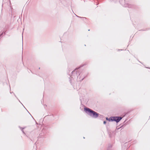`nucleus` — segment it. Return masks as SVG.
<instances>
[{
  "label": "nucleus",
  "instance_id": "39448f33",
  "mask_svg": "<svg viewBox=\"0 0 150 150\" xmlns=\"http://www.w3.org/2000/svg\"><path fill=\"white\" fill-rule=\"evenodd\" d=\"M113 118H112V117H110L109 118V119H108V120L109 121H113Z\"/></svg>",
  "mask_w": 150,
  "mask_h": 150
},
{
  "label": "nucleus",
  "instance_id": "20e7f679",
  "mask_svg": "<svg viewBox=\"0 0 150 150\" xmlns=\"http://www.w3.org/2000/svg\"><path fill=\"white\" fill-rule=\"evenodd\" d=\"M124 6L125 7H128L129 8H131V5L128 4H126L124 5Z\"/></svg>",
  "mask_w": 150,
  "mask_h": 150
},
{
  "label": "nucleus",
  "instance_id": "6e6552de",
  "mask_svg": "<svg viewBox=\"0 0 150 150\" xmlns=\"http://www.w3.org/2000/svg\"><path fill=\"white\" fill-rule=\"evenodd\" d=\"M3 33H2L0 34V37L2 35Z\"/></svg>",
  "mask_w": 150,
  "mask_h": 150
},
{
  "label": "nucleus",
  "instance_id": "f257e3e1",
  "mask_svg": "<svg viewBox=\"0 0 150 150\" xmlns=\"http://www.w3.org/2000/svg\"><path fill=\"white\" fill-rule=\"evenodd\" d=\"M83 73H80L78 70H76V69H75L72 72V75L70 76V79L71 80L72 79L77 78L79 81H82L85 77L83 75Z\"/></svg>",
  "mask_w": 150,
  "mask_h": 150
},
{
  "label": "nucleus",
  "instance_id": "423d86ee",
  "mask_svg": "<svg viewBox=\"0 0 150 150\" xmlns=\"http://www.w3.org/2000/svg\"><path fill=\"white\" fill-rule=\"evenodd\" d=\"M21 129V131L22 132H23V133L24 134H25V132H24V131H23V129L24 128H20Z\"/></svg>",
  "mask_w": 150,
  "mask_h": 150
},
{
  "label": "nucleus",
  "instance_id": "0eeeda50",
  "mask_svg": "<svg viewBox=\"0 0 150 150\" xmlns=\"http://www.w3.org/2000/svg\"><path fill=\"white\" fill-rule=\"evenodd\" d=\"M106 121H104L103 122V123H104V124H106Z\"/></svg>",
  "mask_w": 150,
  "mask_h": 150
},
{
  "label": "nucleus",
  "instance_id": "1a4fd4ad",
  "mask_svg": "<svg viewBox=\"0 0 150 150\" xmlns=\"http://www.w3.org/2000/svg\"><path fill=\"white\" fill-rule=\"evenodd\" d=\"M109 118L108 117H106V119L107 120H108Z\"/></svg>",
  "mask_w": 150,
  "mask_h": 150
},
{
  "label": "nucleus",
  "instance_id": "f03ea898",
  "mask_svg": "<svg viewBox=\"0 0 150 150\" xmlns=\"http://www.w3.org/2000/svg\"><path fill=\"white\" fill-rule=\"evenodd\" d=\"M84 110L87 114L94 118H97L99 116V114L98 113L89 108H85Z\"/></svg>",
  "mask_w": 150,
  "mask_h": 150
},
{
  "label": "nucleus",
  "instance_id": "7ed1b4c3",
  "mask_svg": "<svg viewBox=\"0 0 150 150\" xmlns=\"http://www.w3.org/2000/svg\"><path fill=\"white\" fill-rule=\"evenodd\" d=\"M113 121L116 122L117 123L119 122L122 119V117H113Z\"/></svg>",
  "mask_w": 150,
  "mask_h": 150
}]
</instances>
